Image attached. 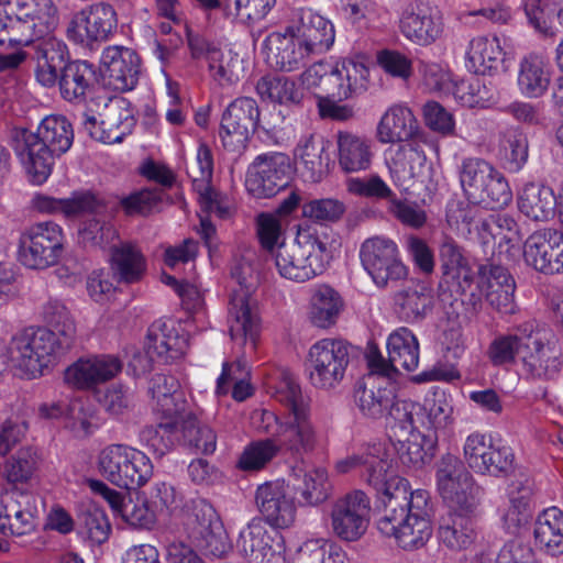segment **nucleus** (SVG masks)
I'll use <instances>...</instances> for the list:
<instances>
[{
  "label": "nucleus",
  "mask_w": 563,
  "mask_h": 563,
  "mask_svg": "<svg viewBox=\"0 0 563 563\" xmlns=\"http://www.w3.org/2000/svg\"><path fill=\"white\" fill-rule=\"evenodd\" d=\"M335 471L346 474L357 471L360 478L371 487L382 500H398V508H405L407 515L431 521L432 505L424 489L411 492L408 496L407 481L398 476L393 468L389 449L385 443H371L356 452L340 459Z\"/></svg>",
  "instance_id": "nucleus-1"
},
{
  "label": "nucleus",
  "mask_w": 563,
  "mask_h": 563,
  "mask_svg": "<svg viewBox=\"0 0 563 563\" xmlns=\"http://www.w3.org/2000/svg\"><path fill=\"white\" fill-rule=\"evenodd\" d=\"M14 150L32 181L43 184L52 173L55 158L71 146L74 130L66 117L46 115L35 132L18 130L14 133Z\"/></svg>",
  "instance_id": "nucleus-2"
},
{
  "label": "nucleus",
  "mask_w": 563,
  "mask_h": 563,
  "mask_svg": "<svg viewBox=\"0 0 563 563\" xmlns=\"http://www.w3.org/2000/svg\"><path fill=\"white\" fill-rule=\"evenodd\" d=\"M272 258L278 274L296 283L321 275L330 260L327 242L311 228H299L292 243H280Z\"/></svg>",
  "instance_id": "nucleus-3"
},
{
  "label": "nucleus",
  "mask_w": 563,
  "mask_h": 563,
  "mask_svg": "<svg viewBox=\"0 0 563 563\" xmlns=\"http://www.w3.org/2000/svg\"><path fill=\"white\" fill-rule=\"evenodd\" d=\"M368 76V68L363 62L344 58L335 63H314L301 74L300 80L318 99L332 97L345 100L366 91Z\"/></svg>",
  "instance_id": "nucleus-4"
},
{
  "label": "nucleus",
  "mask_w": 563,
  "mask_h": 563,
  "mask_svg": "<svg viewBox=\"0 0 563 563\" xmlns=\"http://www.w3.org/2000/svg\"><path fill=\"white\" fill-rule=\"evenodd\" d=\"M68 351L44 327H29L11 336L7 345L9 363L27 378L43 375L45 368Z\"/></svg>",
  "instance_id": "nucleus-5"
},
{
  "label": "nucleus",
  "mask_w": 563,
  "mask_h": 563,
  "mask_svg": "<svg viewBox=\"0 0 563 563\" xmlns=\"http://www.w3.org/2000/svg\"><path fill=\"white\" fill-rule=\"evenodd\" d=\"M100 475L112 485L128 490L144 486L153 476V464L142 451L126 444H109L98 454Z\"/></svg>",
  "instance_id": "nucleus-6"
},
{
  "label": "nucleus",
  "mask_w": 563,
  "mask_h": 563,
  "mask_svg": "<svg viewBox=\"0 0 563 563\" xmlns=\"http://www.w3.org/2000/svg\"><path fill=\"white\" fill-rule=\"evenodd\" d=\"M258 428L275 438L280 451L294 456L311 454L321 446V435L310 410H299L284 418L273 411L262 410Z\"/></svg>",
  "instance_id": "nucleus-7"
},
{
  "label": "nucleus",
  "mask_w": 563,
  "mask_h": 563,
  "mask_svg": "<svg viewBox=\"0 0 563 563\" xmlns=\"http://www.w3.org/2000/svg\"><path fill=\"white\" fill-rule=\"evenodd\" d=\"M352 345L343 339L324 338L314 342L307 356L306 369L310 384L322 390H331L343 380Z\"/></svg>",
  "instance_id": "nucleus-8"
},
{
  "label": "nucleus",
  "mask_w": 563,
  "mask_h": 563,
  "mask_svg": "<svg viewBox=\"0 0 563 563\" xmlns=\"http://www.w3.org/2000/svg\"><path fill=\"white\" fill-rule=\"evenodd\" d=\"M437 489L451 509H476L483 489L454 454L442 455L435 464Z\"/></svg>",
  "instance_id": "nucleus-9"
},
{
  "label": "nucleus",
  "mask_w": 563,
  "mask_h": 563,
  "mask_svg": "<svg viewBox=\"0 0 563 563\" xmlns=\"http://www.w3.org/2000/svg\"><path fill=\"white\" fill-rule=\"evenodd\" d=\"M63 250L62 228L54 222H38L21 233L18 256L25 267L45 269L58 263Z\"/></svg>",
  "instance_id": "nucleus-10"
},
{
  "label": "nucleus",
  "mask_w": 563,
  "mask_h": 563,
  "mask_svg": "<svg viewBox=\"0 0 563 563\" xmlns=\"http://www.w3.org/2000/svg\"><path fill=\"white\" fill-rule=\"evenodd\" d=\"M360 261L379 288L393 286L408 276L396 242L385 236L366 239L360 247Z\"/></svg>",
  "instance_id": "nucleus-11"
},
{
  "label": "nucleus",
  "mask_w": 563,
  "mask_h": 563,
  "mask_svg": "<svg viewBox=\"0 0 563 563\" xmlns=\"http://www.w3.org/2000/svg\"><path fill=\"white\" fill-rule=\"evenodd\" d=\"M42 499L32 492L12 489L0 496V532L8 537H24L36 531L42 512Z\"/></svg>",
  "instance_id": "nucleus-12"
},
{
  "label": "nucleus",
  "mask_w": 563,
  "mask_h": 563,
  "mask_svg": "<svg viewBox=\"0 0 563 563\" xmlns=\"http://www.w3.org/2000/svg\"><path fill=\"white\" fill-rule=\"evenodd\" d=\"M332 532L341 540L354 542L366 532L371 519V499L361 489L352 490L331 504Z\"/></svg>",
  "instance_id": "nucleus-13"
},
{
  "label": "nucleus",
  "mask_w": 563,
  "mask_h": 563,
  "mask_svg": "<svg viewBox=\"0 0 563 563\" xmlns=\"http://www.w3.org/2000/svg\"><path fill=\"white\" fill-rule=\"evenodd\" d=\"M388 358L379 351L372 350L367 354V364L373 374L394 377L400 368L412 372L419 364V342L406 327L393 331L387 338Z\"/></svg>",
  "instance_id": "nucleus-14"
},
{
  "label": "nucleus",
  "mask_w": 563,
  "mask_h": 563,
  "mask_svg": "<svg viewBox=\"0 0 563 563\" xmlns=\"http://www.w3.org/2000/svg\"><path fill=\"white\" fill-rule=\"evenodd\" d=\"M383 516L377 520V529L385 537H393L406 551L418 550L426 545L432 536L431 521L407 515L405 508H398V500H384Z\"/></svg>",
  "instance_id": "nucleus-15"
},
{
  "label": "nucleus",
  "mask_w": 563,
  "mask_h": 563,
  "mask_svg": "<svg viewBox=\"0 0 563 563\" xmlns=\"http://www.w3.org/2000/svg\"><path fill=\"white\" fill-rule=\"evenodd\" d=\"M398 29L411 44L427 47L442 36L444 21L437 5L424 0H413L402 8Z\"/></svg>",
  "instance_id": "nucleus-16"
},
{
  "label": "nucleus",
  "mask_w": 563,
  "mask_h": 563,
  "mask_svg": "<svg viewBox=\"0 0 563 563\" xmlns=\"http://www.w3.org/2000/svg\"><path fill=\"white\" fill-rule=\"evenodd\" d=\"M232 277L236 279L240 288L233 290L231 295L228 318L229 332L234 342L241 346H250L254 351L260 335V317L250 297V287L239 267L232 269Z\"/></svg>",
  "instance_id": "nucleus-17"
},
{
  "label": "nucleus",
  "mask_w": 563,
  "mask_h": 563,
  "mask_svg": "<svg viewBox=\"0 0 563 563\" xmlns=\"http://www.w3.org/2000/svg\"><path fill=\"white\" fill-rule=\"evenodd\" d=\"M188 538L205 555L221 558L229 549L228 534L216 509L205 499L192 501Z\"/></svg>",
  "instance_id": "nucleus-18"
},
{
  "label": "nucleus",
  "mask_w": 563,
  "mask_h": 563,
  "mask_svg": "<svg viewBox=\"0 0 563 563\" xmlns=\"http://www.w3.org/2000/svg\"><path fill=\"white\" fill-rule=\"evenodd\" d=\"M290 168L286 154L258 155L247 168L245 187L255 198H271L288 186Z\"/></svg>",
  "instance_id": "nucleus-19"
},
{
  "label": "nucleus",
  "mask_w": 563,
  "mask_h": 563,
  "mask_svg": "<svg viewBox=\"0 0 563 563\" xmlns=\"http://www.w3.org/2000/svg\"><path fill=\"white\" fill-rule=\"evenodd\" d=\"M462 221L467 225L468 232L475 230L483 241L488 243L497 240L500 253L508 260L516 258L521 252L522 234L517 221L508 214H490L485 219L475 221L473 211L461 210Z\"/></svg>",
  "instance_id": "nucleus-20"
},
{
  "label": "nucleus",
  "mask_w": 563,
  "mask_h": 563,
  "mask_svg": "<svg viewBox=\"0 0 563 563\" xmlns=\"http://www.w3.org/2000/svg\"><path fill=\"white\" fill-rule=\"evenodd\" d=\"M258 122L260 109L253 98L241 97L233 100L221 119L219 134L223 146L230 151L244 148Z\"/></svg>",
  "instance_id": "nucleus-21"
},
{
  "label": "nucleus",
  "mask_w": 563,
  "mask_h": 563,
  "mask_svg": "<svg viewBox=\"0 0 563 563\" xmlns=\"http://www.w3.org/2000/svg\"><path fill=\"white\" fill-rule=\"evenodd\" d=\"M118 18L113 7L107 2L92 3L74 14L67 34L75 43L91 45L108 40L117 29Z\"/></svg>",
  "instance_id": "nucleus-22"
},
{
  "label": "nucleus",
  "mask_w": 563,
  "mask_h": 563,
  "mask_svg": "<svg viewBox=\"0 0 563 563\" xmlns=\"http://www.w3.org/2000/svg\"><path fill=\"white\" fill-rule=\"evenodd\" d=\"M563 367V356L556 344L534 328L522 354L521 372L530 382L555 380Z\"/></svg>",
  "instance_id": "nucleus-23"
},
{
  "label": "nucleus",
  "mask_w": 563,
  "mask_h": 563,
  "mask_svg": "<svg viewBox=\"0 0 563 563\" xmlns=\"http://www.w3.org/2000/svg\"><path fill=\"white\" fill-rule=\"evenodd\" d=\"M523 258L543 274L563 273V234L555 229L534 231L525 242Z\"/></svg>",
  "instance_id": "nucleus-24"
},
{
  "label": "nucleus",
  "mask_w": 563,
  "mask_h": 563,
  "mask_svg": "<svg viewBox=\"0 0 563 563\" xmlns=\"http://www.w3.org/2000/svg\"><path fill=\"white\" fill-rule=\"evenodd\" d=\"M255 501L265 521L274 528L285 529L296 520V505L289 487L283 481L267 482L256 489Z\"/></svg>",
  "instance_id": "nucleus-25"
},
{
  "label": "nucleus",
  "mask_w": 563,
  "mask_h": 563,
  "mask_svg": "<svg viewBox=\"0 0 563 563\" xmlns=\"http://www.w3.org/2000/svg\"><path fill=\"white\" fill-rule=\"evenodd\" d=\"M121 369V361L113 355L81 357L66 368L64 379L74 388L88 390L112 379Z\"/></svg>",
  "instance_id": "nucleus-26"
},
{
  "label": "nucleus",
  "mask_w": 563,
  "mask_h": 563,
  "mask_svg": "<svg viewBox=\"0 0 563 563\" xmlns=\"http://www.w3.org/2000/svg\"><path fill=\"white\" fill-rule=\"evenodd\" d=\"M478 288L485 295L487 302L498 312L511 314L515 312V280L503 265L487 263L478 268Z\"/></svg>",
  "instance_id": "nucleus-27"
},
{
  "label": "nucleus",
  "mask_w": 563,
  "mask_h": 563,
  "mask_svg": "<svg viewBox=\"0 0 563 563\" xmlns=\"http://www.w3.org/2000/svg\"><path fill=\"white\" fill-rule=\"evenodd\" d=\"M101 65L108 85L117 91L132 90L140 75V57L135 51L124 46H109L101 56Z\"/></svg>",
  "instance_id": "nucleus-28"
},
{
  "label": "nucleus",
  "mask_w": 563,
  "mask_h": 563,
  "mask_svg": "<svg viewBox=\"0 0 563 563\" xmlns=\"http://www.w3.org/2000/svg\"><path fill=\"white\" fill-rule=\"evenodd\" d=\"M264 48L269 65L282 71L298 70L313 58L289 27L284 33H271L264 41Z\"/></svg>",
  "instance_id": "nucleus-29"
},
{
  "label": "nucleus",
  "mask_w": 563,
  "mask_h": 563,
  "mask_svg": "<svg viewBox=\"0 0 563 563\" xmlns=\"http://www.w3.org/2000/svg\"><path fill=\"white\" fill-rule=\"evenodd\" d=\"M297 23L288 26L313 57L324 54L334 43L333 24L311 9H299Z\"/></svg>",
  "instance_id": "nucleus-30"
},
{
  "label": "nucleus",
  "mask_w": 563,
  "mask_h": 563,
  "mask_svg": "<svg viewBox=\"0 0 563 563\" xmlns=\"http://www.w3.org/2000/svg\"><path fill=\"white\" fill-rule=\"evenodd\" d=\"M476 509H451L441 516L438 528L440 544L451 551H462L470 548L476 540Z\"/></svg>",
  "instance_id": "nucleus-31"
},
{
  "label": "nucleus",
  "mask_w": 563,
  "mask_h": 563,
  "mask_svg": "<svg viewBox=\"0 0 563 563\" xmlns=\"http://www.w3.org/2000/svg\"><path fill=\"white\" fill-rule=\"evenodd\" d=\"M328 150L329 141L320 135L310 133L300 137L294 157L302 177L311 183H318L328 175L331 164Z\"/></svg>",
  "instance_id": "nucleus-32"
},
{
  "label": "nucleus",
  "mask_w": 563,
  "mask_h": 563,
  "mask_svg": "<svg viewBox=\"0 0 563 563\" xmlns=\"http://www.w3.org/2000/svg\"><path fill=\"white\" fill-rule=\"evenodd\" d=\"M153 412L162 419H178L187 410V400L178 379L166 374H155L148 384Z\"/></svg>",
  "instance_id": "nucleus-33"
},
{
  "label": "nucleus",
  "mask_w": 563,
  "mask_h": 563,
  "mask_svg": "<svg viewBox=\"0 0 563 563\" xmlns=\"http://www.w3.org/2000/svg\"><path fill=\"white\" fill-rule=\"evenodd\" d=\"M387 162L395 184L401 190L408 191L413 180L422 175L427 156L416 141H410L390 150Z\"/></svg>",
  "instance_id": "nucleus-34"
},
{
  "label": "nucleus",
  "mask_w": 563,
  "mask_h": 563,
  "mask_svg": "<svg viewBox=\"0 0 563 563\" xmlns=\"http://www.w3.org/2000/svg\"><path fill=\"white\" fill-rule=\"evenodd\" d=\"M395 312L406 323L421 322L433 307V290L424 282H411L393 297Z\"/></svg>",
  "instance_id": "nucleus-35"
},
{
  "label": "nucleus",
  "mask_w": 563,
  "mask_h": 563,
  "mask_svg": "<svg viewBox=\"0 0 563 563\" xmlns=\"http://www.w3.org/2000/svg\"><path fill=\"white\" fill-rule=\"evenodd\" d=\"M36 59V78L45 87L53 86L58 78L59 70L65 66L67 46L54 34L34 38L30 45Z\"/></svg>",
  "instance_id": "nucleus-36"
},
{
  "label": "nucleus",
  "mask_w": 563,
  "mask_h": 563,
  "mask_svg": "<svg viewBox=\"0 0 563 563\" xmlns=\"http://www.w3.org/2000/svg\"><path fill=\"white\" fill-rule=\"evenodd\" d=\"M59 91L63 99L82 103L93 91L98 80L95 66L87 60H74L59 70Z\"/></svg>",
  "instance_id": "nucleus-37"
},
{
  "label": "nucleus",
  "mask_w": 563,
  "mask_h": 563,
  "mask_svg": "<svg viewBox=\"0 0 563 563\" xmlns=\"http://www.w3.org/2000/svg\"><path fill=\"white\" fill-rule=\"evenodd\" d=\"M439 260L444 282L456 292L465 294L473 284L474 273L464 250L452 238L445 236L439 249Z\"/></svg>",
  "instance_id": "nucleus-38"
},
{
  "label": "nucleus",
  "mask_w": 563,
  "mask_h": 563,
  "mask_svg": "<svg viewBox=\"0 0 563 563\" xmlns=\"http://www.w3.org/2000/svg\"><path fill=\"white\" fill-rule=\"evenodd\" d=\"M418 132V122L412 111L402 104L389 107L382 115L376 130L377 140L383 143H407Z\"/></svg>",
  "instance_id": "nucleus-39"
},
{
  "label": "nucleus",
  "mask_w": 563,
  "mask_h": 563,
  "mask_svg": "<svg viewBox=\"0 0 563 563\" xmlns=\"http://www.w3.org/2000/svg\"><path fill=\"white\" fill-rule=\"evenodd\" d=\"M145 347L156 358L168 363L179 358L187 349V339L173 322L155 321L147 330Z\"/></svg>",
  "instance_id": "nucleus-40"
},
{
  "label": "nucleus",
  "mask_w": 563,
  "mask_h": 563,
  "mask_svg": "<svg viewBox=\"0 0 563 563\" xmlns=\"http://www.w3.org/2000/svg\"><path fill=\"white\" fill-rule=\"evenodd\" d=\"M338 164L346 174L358 173L371 167L373 159L372 142L347 131L336 134Z\"/></svg>",
  "instance_id": "nucleus-41"
},
{
  "label": "nucleus",
  "mask_w": 563,
  "mask_h": 563,
  "mask_svg": "<svg viewBox=\"0 0 563 563\" xmlns=\"http://www.w3.org/2000/svg\"><path fill=\"white\" fill-rule=\"evenodd\" d=\"M373 375L371 372L365 382L357 384L353 398L363 418L377 421L387 417L391 400H395V393L391 388L378 386L372 382Z\"/></svg>",
  "instance_id": "nucleus-42"
},
{
  "label": "nucleus",
  "mask_w": 563,
  "mask_h": 563,
  "mask_svg": "<svg viewBox=\"0 0 563 563\" xmlns=\"http://www.w3.org/2000/svg\"><path fill=\"white\" fill-rule=\"evenodd\" d=\"M110 267L120 283L140 282L146 272V260L137 245L119 241L110 246Z\"/></svg>",
  "instance_id": "nucleus-43"
},
{
  "label": "nucleus",
  "mask_w": 563,
  "mask_h": 563,
  "mask_svg": "<svg viewBox=\"0 0 563 563\" xmlns=\"http://www.w3.org/2000/svg\"><path fill=\"white\" fill-rule=\"evenodd\" d=\"M551 65L540 55L525 56L518 67L517 86L527 98L542 97L551 82Z\"/></svg>",
  "instance_id": "nucleus-44"
},
{
  "label": "nucleus",
  "mask_w": 563,
  "mask_h": 563,
  "mask_svg": "<svg viewBox=\"0 0 563 563\" xmlns=\"http://www.w3.org/2000/svg\"><path fill=\"white\" fill-rule=\"evenodd\" d=\"M534 543L551 556L563 554V511L558 507L544 509L536 519Z\"/></svg>",
  "instance_id": "nucleus-45"
},
{
  "label": "nucleus",
  "mask_w": 563,
  "mask_h": 563,
  "mask_svg": "<svg viewBox=\"0 0 563 563\" xmlns=\"http://www.w3.org/2000/svg\"><path fill=\"white\" fill-rule=\"evenodd\" d=\"M342 309V297L331 286L322 284L311 289L308 318L314 327L331 328L336 323Z\"/></svg>",
  "instance_id": "nucleus-46"
},
{
  "label": "nucleus",
  "mask_w": 563,
  "mask_h": 563,
  "mask_svg": "<svg viewBox=\"0 0 563 563\" xmlns=\"http://www.w3.org/2000/svg\"><path fill=\"white\" fill-rule=\"evenodd\" d=\"M533 331L534 325L528 322L517 327L512 333L495 338L487 351L489 361L495 366H501L515 362L518 356L521 362Z\"/></svg>",
  "instance_id": "nucleus-47"
},
{
  "label": "nucleus",
  "mask_w": 563,
  "mask_h": 563,
  "mask_svg": "<svg viewBox=\"0 0 563 563\" xmlns=\"http://www.w3.org/2000/svg\"><path fill=\"white\" fill-rule=\"evenodd\" d=\"M519 210L534 221H549L555 216L558 201L551 187L527 184L518 198Z\"/></svg>",
  "instance_id": "nucleus-48"
},
{
  "label": "nucleus",
  "mask_w": 563,
  "mask_h": 563,
  "mask_svg": "<svg viewBox=\"0 0 563 563\" xmlns=\"http://www.w3.org/2000/svg\"><path fill=\"white\" fill-rule=\"evenodd\" d=\"M501 62V47L496 37L477 36L471 40L466 51V67L477 75H492Z\"/></svg>",
  "instance_id": "nucleus-49"
},
{
  "label": "nucleus",
  "mask_w": 563,
  "mask_h": 563,
  "mask_svg": "<svg viewBox=\"0 0 563 563\" xmlns=\"http://www.w3.org/2000/svg\"><path fill=\"white\" fill-rule=\"evenodd\" d=\"M42 319L59 346L69 351L75 343L76 324L67 307L57 299H49L42 307Z\"/></svg>",
  "instance_id": "nucleus-50"
},
{
  "label": "nucleus",
  "mask_w": 563,
  "mask_h": 563,
  "mask_svg": "<svg viewBox=\"0 0 563 563\" xmlns=\"http://www.w3.org/2000/svg\"><path fill=\"white\" fill-rule=\"evenodd\" d=\"M498 173L487 161L478 157L464 158L459 169L462 189L470 202L476 205L484 196V185Z\"/></svg>",
  "instance_id": "nucleus-51"
},
{
  "label": "nucleus",
  "mask_w": 563,
  "mask_h": 563,
  "mask_svg": "<svg viewBox=\"0 0 563 563\" xmlns=\"http://www.w3.org/2000/svg\"><path fill=\"white\" fill-rule=\"evenodd\" d=\"M498 159L509 173L519 172L528 161L529 143L527 135L517 128L507 129L500 134Z\"/></svg>",
  "instance_id": "nucleus-52"
},
{
  "label": "nucleus",
  "mask_w": 563,
  "mask_h": 563,
  "mask_svg": "<svg viewBox=\"0 0 563 563\" xmlns=\"http://www.w3.org/2000/svg\"><path fill=\"white\" fill-rule=\"evenodd\" d=\"M299 483L295 486L302 506L316 507L323 504L331 495V484L328 472L322 467H314L300 473H295Z\"/></svg>",
  "instance_id": "nucleus-53"
},
{
  "label": "nucleus",
  "mask_w": 563,
  "mask_h": 563,
  "mask_svg": "<svg viewBox=\"0 0 563 563\" xmlns=\"http://www.w3.org/2000/svg\"><path fill=\"white\" fill-rule=\"evenodd\" d=\"M103 132L98 133L97 141L106 144L120 143L129 135L134 125L135 119L132 112L125 107L124 101H112L102 119Z\"/></svg>",
  "instance_id": "nucleus-54"
},
{
  "label": "nucleus",
  "mask_w": 563,
  "mask_h": 563,
  "mask_svg": "<svg viewBox=\"0 0 563 563\" xmlns=\"http://www.w3.org/2000/svg\"><path fill=\"white\" fill-rule=\"evenodd\" d=\"M401 464L411 470H420L433 457V442L420 432H410L409 437L393 443Z\"/></svg>",
  "instance_id": "nucleus-55"
},
{
  "label": "nucleus",
  "mask_w": 563,
  "mask_h": 563,
  "mask_svg": "<svg viewBox=\"0 0 563 563\" xmlns=\"http://www.w3.org/2000/svg\"><path fill=\"white\" fill-rule=\"evenodd\" d=\"M278 540L272 537L262 520L253 519L240 531L236 540V549L249 563H253Z\"/></svg>",
  "instance_id": "nucleus-56"
},
{
  "label": "nucleus",
  "mask_w": 563,
  "mask_h": 563,
  "mask_svg": "<svg viewBox=\"0 0 563 563\" xmlns=\"http://www.w3.org/2000/svg\"><path fill=\"white\" fill-rule=\"evenodd\" d=\"M183 421V435L185 442L196 453L211 455L217 450V433L207 423L202 422L195 413L188 412L178 417Z\"/></svg>",
  "instance_id": "nucleus-57"
},
{
  "label": "nucleus",
  "mask_w": 563,
  "mask_h": 563,
  "mask_svg": "<svg viewBox=\"0 0 563 563\" xmlns=\"http://www.w3.org/2000/svg\"><path fill=\"white\" fill-rule=\"evenodd\" d=\"M207 63L211 78L222 87L238 82L244 70L243 60L232 49L211 51Z\"/></svg>",
  "instance_id": "nucleus-58"
},
{
  "label": "nucleus",
  "mask_w": 563,
  "mask_h": 563,
  "mask_svg": "<svg viewBox=\"0 0 563 563\" xmlns=\"http://www.w3.org/2000/svg\"><path fill=\"white\" fill-rule=\"evenodd\" d=\"M77 530L91 544H102L110 536L111 525L103 509L88 505L78 514Z\"/></svg>",
  "instance_id": "nucleus-59"
},
{
  "label": "nucleus",
  "mask_w": 563,
  "mask_h": 563,
  "mask_svg": "<svg viewBox=\"0 0 563 563\" xmlns=\"http://www.w3.org/2000/svg\"><path fill=\"white\" fill-rule=\"evenodd\" d=\"M157 426H147L141 433V442L157 457L170 452L175 446L178 419H165Z\"/></svg>",
  "instance_id": "nucleus-60"
},
{
  "label": "nucleus",
  "mask_w": 563,
  "mask_h": 563,
  "mask_svg": "<svg viewBox=\"0 0 563 563\" xmlns=\"http://www.w3.org/2000/svg\"><path fill=\"white\" fill-rule=\"evenodd\" d=\"M256 92L262 100L280 104L297 103L300 100L296 84L282 76L262 77L256 84Z\"/></svg>",
  "instance_id": "nucleus-61"
},
{
  "label": "nucleus",
  "mask_w": 563,
  "mask_h": 563,
  "mask_svg": "<svg viewBox=\"0 0 563 563\" xmlns=\"http://www.w3.org/2000/svg\"><path fill=\"white\" fill-rule=\"evenodd\" d=\"M32 8L24 14L34 38L54 34L58 24L57 8L53 0H32Z\"/></svg>",
  "instance_id": "nucleus-62"
},
{
  "label": "nucleus",
  "mask_w": 563,
  "mask_h": 563,
  "mask_svg": "<svg viewBox=\"0 0 563 563\" xmlns=\"http://www.w3.org/2000/svg\"><path fill=\"white\" fill-rule=\"evenodd\" d=\"M280 448L275 438L258 440L245 446L239 459V467L243 471L264 468L278 453Z\"/></svg>",
  "instance_id": "nucleus-63"
},
{
  "label": "nucleus",
  "mask_w": 563,
  "mask_h": 563,
  "mask_svg": "<svg viewBox=\"0 0 563 563\" xmlns=\"http://www.w3.org/2000/svg\"><path fill=\"white\" fill-rule=\"evenodd\" d=\"M295 563H350V559L338 545L310 540L299 548Z\"/></svg>",
  "instance_id": "nucleus-64"
}]
</instances>
